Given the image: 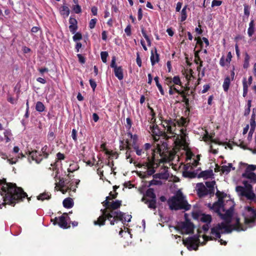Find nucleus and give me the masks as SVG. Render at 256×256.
<instances>
[{"label":"nucleus","instance_id":"f257e3e1","mask_svg":"<svg viewBox=\"0 0 256 256\" xmlns=\"http://www.w3.org/2000/svg\"><path fill=\"white\" fill-rule=\"evenodd\" d=\"M0 194L4 201L0 204V206H5L8 204L14 206L26 198L28 202L30 200V198H28L27 194L21 187L18 186L15 183L6 182V178L0 179ZM0 208H2L1 206Z\"/></svg>","mask_w":256,"mask_h":256},{"label":"nucleus","instance_id":"f03ea898","mask_svg":"<svg viewBox=\"0 0 256 256\" xmlns=\"http://www.w3.org/2000/svg\"><path fill=\"white\" fill-rule=\"evenodd\" d=\"M110 197L106 196V200L102 202L105 208L100 210L102 215L98 218L94 222V225L100 226H104L106 220H108L110 224L113 226L115 222H118V220H123V216L125 214L120 211L116 210L122 206V201L116 200L110 202Z\"/></svg>","mask_w":256,"mask_h":256},{"label":"nucleus","instance_id":"7ed1b4c3","mask_svg":"<svg viewBox=\"0 0 256 256\" xmlns=\"http://www.w3.org/2000/svg\"><path fill=\"white\" fill-rule=\"evenodd\" d=\"M232 210H228L226 211L225 214H219V216L220 218L224 220L225 222H222L218 224L216 226L211 228V234L214 235L216 236L215 240L220 238L221 234H230L232 232V230L238 231L245 230L246 228H244V226L240 222V219L239 218H236V222L234 224H230V223L232 221Z\"/></svg>","mask_w":256,"mask_h":256},{"label":"nucleus","instance_id":"20e7f679","mask_svg":"<svg viewBox=\"0 0 256 256\" xmlns=\"http://www.w3.org/2000/svg\"><path fill=\"white\" fill-rule=\"evenodd\" d=\"M168 204L171 210H188L191 208V205L188 204L182 192L178 190L176 194L168 200Z\"/></svg>","mask_w":256,"mask_h":256},{"label":"nucleus","instance_id":"39448f33","mask_svg":"<svg viewBox=\"0 0 256 256\" xmlns=\"http://www.w3.org/2000/svg\"><path fill=\"white\" fill-rule=\"evenodd\" d=\"M156 152L160 154V155L162 156V150L160 148L159 145H158V146L156 149L152 150V156H148V154H146V156H148L147 162H144V166L147 168V170L145 172L144 176V178L146 175L149 176L152 175L156 172L154 168H156L158 166V164L156 162Z\"/></svg>","mask_w":256,"mask_h":256},{"label":"nucleus","instance_id":"423d86ee","mask_svg":"<svg viewBox=\"0 0 256 256\" xmlns=\"http://www.w3.org/2000/svg\"><path fill=\"white\" fill-rule=\"evenodd\" d=\"M244 186H236V190L240 196L246 197L248 200L252 202L256 200V196L253 192L252 184L248 181L244 180L242 182Z\"/></svg>","mask_w":256,"mask_h":256},{"label":"nucleus","instance_id":"0eeeda50","mask_svg":"<svg viewBox=\"0 0 256 256\" xmlns=\"http://www.w3.org/2000/svg\"><path fill=\"white\" fill-rule=\"evenodd\" d=\"M51 154L50 148L47 145H45L40 151L34 150L29 152V156L32 160H34L36 164H40L44 159H46Z\"/></svg>","mask_w":256,"mask_h":256},{"label":"nucleus","instance_id":"6e6552de","mask_svg":"<svg viewBox=\"0 0 256 256\" xmlns=\"http://www.w3.org/2000/svg\"><path fill=\"white\" fill-rule=\"evenodd\" d=\"M141 200L146 204L148 208L156 210V197L154 188H148Z\"/></svg>","mask_w":256,"mask_h":256},{"label":"nucleus","instance_id":"1a4fd4ad","mask_svg":"<svg viewBox=\"0 0 256 256\" xmlns=\"http://www.w3.org/2000/svg\"><path fill=\"white\" fill-rule=\"evenodd\" d=\"M246 213L244 216V224L246 225L250 226L254 224L256 220V210L251 206L246 207Z\"/></svg>","mask_w":256,"mask_h":256},{"label":"nucleus","instance_id":"9d476101","mask_svg":"<svg viewBox=\"0 0 256 256\" xmlns=\"http://www.w3.org/2000/svg\"><path fill=\"white\" fill-rule=\"evenodd\" d=\"M199 237V236L189 237L185 240H183V244L185 246H190L192 249L196 250L198 246V243L200 242Z\"/></svg>","mask_w":256,"mask_h":256},{"label":"nucleus","instance_id":"9b49d317","mask_svg":"<svg viewBox=\"0 0 256 256\" xmlns=\"http://www.w3.org/2000/svg\"><path fill=\"white\" fill-rule=\"evenodd\" d=\"M162 126L164 128H166V132L168 134H176L174 131L176 130V120H172L170 118L162 122Z\"/></svg>","mask_w":256,"mask_h":256},{"label":"nucleus","instance_id":"f8f14e48","mask_svg":"<svg viewBox=\"0 0 256 256\" xmlns=\"http://www.w3.org/2000/svg\"><path fill=\"white\" fill-rule=\"evenodd\" d=\"M52 221L53 222L54 225L58 224L61 228L66 229L70 228V226L68 225L66 216H61L58 218L56 217L54 220H52Z\"/></svg>","mask_w":256,"mask_h":256},{"label":"nucleus","instance_id":"ddd939ff","mask_svg":"<svg viewBox=\"0 0 256 256\" xmlns=\"http://www.w3.org/2000/svg\"><path fill=\"white\" fill-rule=\"evenodd\" d=\"M180 228L184 230L186 234H190L194 232V225L189 220L186 219L182 224Z\"/></svg>","mask_w":256,"mask_h":256},{"label":"nucleus","instance_id":"4468645a","mask_svg":"<svg viewBox=\"0 0 256 256\" xmlns=\"http://www.w3.org/2000/svg\"><path fill=\"white\" fill-rule=\"evenodd\" d=\"M222 198H220L217 202H214L212 206H210V204H209L210 208L214 210L218 215H219V214L221 212L220 209L224 208V200H222Z\"/></svg>","mask_w":256,"mask_h":256},{"label":"nucleus","instance_id":"2eb2a0df","mask_svg":"<svg viewBox=\"0 0 256 256\" xmlns=\"http://www.w3.org/2000/svg\"><path fill=\"white\" fill-rule=\"evenodd\" d=\"M197 194L200 198H203L208 195V188L202 183H198L196 184Z\"/></svg>","mask_w":256,"mask_h":256},{"label":"nucleus","instance_id":"dca6fc26","mask_svg":"<svg viewBox=\"0 0 256 256\" xmlns=\"http://www.w3.org/2000/svg\"><path fill=\"white\" fill-rule=\"evenodd\" d=\"M69 30L72 34H74L78 28V21L75 18L70 16L69 19Z\"/></svg>","mask_w":256,"mask_h":256},{"label":"nucleus","instance_id":"f3484780","mask_svg":"<svg viewBox=\"0 0 256 256\" xmlns=\"http://www.w3.org/2000/svg\"><path fill=\"white\" fill-rule=\"evenodd\" d=\"M213 175V171L212 170L210 169L201 172L198 176V178H202L204 179H207L211 178Z\"/></svg>","mask_w":256,"mask_h":256},{"label":"nucleus","instance_id":"a211bd4d","mask_svg":"<svg viewBox=\"0 0 256 256\" xmlns=\"http://www.w3.org/2000/svg\"><path fill=\"white\" fill-rule=\"evenodd\" d=\"M0 156L4 160H6L7 162L10 164H16L18 162L16 158H10L6 153L2 152H0Z\"/></svg>","mask_w":256,"mask_h":256},{"label":"nucleus","instance_id":"6ab92c4d","mask_svg":"<svg viewBox=\"0 0 256 256\" xmlns=\"http://www.w3.org/2000/svg\"><path fill=\"white\" fill-rule=\"evenodd\" d=\"M154 52L152 50L151 51V56H150V62L152 66H154L156 63L158 62L160 60V55L157 52L156 48L154 49Z\"/></svg>","mask_w":256,"mask_h":256},{"label":"nucleus","instance_id":"aec40b11","mask_svg":"<svg viewBox=\"0 0 256 256\" xmlns=\"http://www.w3.org/2000/svg\"><path fill=\"white\" fill-rule=\"evenodd\" d=\"M242 178L250 179L252 182H256V174L253 172H246L242 174Z\"/></svg>","mask_w":256,"mask_h":256},{"label":"nucleus","instance_id":"412c9836","mask_svg":"<svg viewBox=\"0 0 256 256\" xmlns=\"http://www.w3.org/2000/svg\"><path fill=\"white\" fill-rule=\"evenodd\" d=\"M60 12L64 18H68L70 14V10L66 6H62L60 8Z\"/></svg>","mask_w":256,"mask_h":256},{"label":"nucleus","instance_id":"4be33fe9","mask_svg":"<svg viewBox=\"0 0 256 256\" xmlns=\"http://www.w3.org/2000/svg\"><path fill=\"white\" fill-rule=\"evenodd\" d=\"M114 73L116 76L119 80H122L124 78L123 69L122 66L115 68Z\"/></svg>","mask_w":256,"mask_h":256},{"label":"nucleus","instance_id":"5701e85b","mask_svg":"<svg viewBox=\"0 0 256 256\" xmlns=\"http://www.w3.org/2000/svg\"><path fill=\"white\" fill-rule=\"evenodd\" d=\"M63 206L64 208H72L74 206L73 200L70 198H65L62 202Z\"/></svg>","mask_w":256,"mask_h":256},{"label":"nucleus","instance_id":"b1692460","mask_svg":"<svg viewBox=\"0 0 256 256\" xmlns=\"http://www.w3.org/2000/svg\"><path fill=\"white\" fill-rule=\"evenodd\" d=\"M200 221L206 224H210L212 221L211 215L202 214L200 218Z\"/></svg>","mask_w":256,"mask_h":256},{"label":"nucleus","instance_id":"393cba45","mask_svg":"<svg viewBox=\"0 0 256 256\" xmlns=\"http://www.w3.org/2000/svg\"><path fill=\"white\" fill-rule=\"evenodd\" d=\"M152 132L153 133V134H155L156 136H159L160 135H162L164 134V136H166V135L165 134V132H161L158 128V126L157 125L153 126L152 129Z\"/></svg>","mask_w":256,"mask_h":256},{"label":"nucleus","instance_id":"a878e982","mask_svg":"<svg viewBox=\"0 0 256 256\" xmlns=\"http://www.w3.org/2000/svg\"><path fill=\"white\" fill-rule=\"evenodd\" d=\"M182 176L185 178H192L196 177L197 174L194 172L184 170L183 172Z\"/></svg>","mask_w":256,"mask_h":256},{"label":"nucleus","instance_id":"bb28decb","mask_svg":"<svg viewBox=\"0 0 256 256\" xmlns=\"http://www.w3.org/2000/svg\"><path fill=\"white\" fill-rule=\"evenodd\" d=\"M51 198V194L50 192H44L42 194H40L37 196V199L38 200H49Z\"/></svg>","mask_w":256,"mask_h":256},{"label":"nucleus","instance_id":"cd10ccee","mask_svg":"<svg viewBox=\"0 0 256 256\" xmlns=\"http://www.w3.org/2000/svg\"><path fill=\"white\" fill-rule=\"evenodd\" d=\"M230 84V80L229 76H226L222 84V87L224 92H226L229 89Z\"/></svg>","mask_w":256,"mask_h":256},{"label":"nucleus","instance_id":"c85d7f7f","mask_svg":"<svg viewBox=\"0 0 256 256\" xmlns=\"http://www.w3.org/2000/svg\"><path fill=\"white\" fill-rule=\"evenodd\" d=\"M231 60H228L227 58L225 59L224 56H222L220 60V64L221 66L224 67L230 65Z\"/></svg>","mask_w":256,"mask_h":256},{"label":"nucleus","instance_id":"c756f323","mask_svg":"<svg viewBox=\"0 0 256 256\" xmlns=\"http://www.w3.org/2000/svg\"><path fill=\"white\" fill-rule=\"evenodd\" d=\"M44 105L41 102H38L36 104V111L42 112H43L45 110Z\"/></svg>","mask_w":256,"mask_h":256},{"label":"nucleus","instance_id":"7c9ffc66","mask_svg":"<svg viewBox=\"0 0 256 256\" xmlns=\"http://www.w3.org/2000/svg\"><path fill=\"white\" fill-rule=\"evenodd\" d=\"M187 6H185L182 9L180 13V22L184 21L187 18L186 13Z\"/></svg>","mask_w":256,"mask_h":256},{"label":"nucleus","instance_id":"2f4dec72","mask_svg":"<svg viewBox=\"0 0 256 256\" xmlns=\"http://www.w3.org/2000/svg\"><path fill=\"white\" fill-rule=\"evenodd\" d=\"M250 56L247 52L245 53L244 54V59L243 64V67L244 68H248L250 66L249 62H250Z\"/></svg>","mask_w":256,"mask_h":256},{"label":"nucleus","instance_id":"473e14b6","mask_svg":"<svg viewBox=\"0 0 256 256\" xmlns=\"http://www.w3.org/2000/svg\"><path fill=\"white\" fill-rule=\"evenodd\" d=\"M243 84V96L245 97L247 95L248 92V86L247 84V82L246 81V78H244L242 82Z\"/></svg>","mask_w":256,"mask_h":256},{"label":"nucleus","instance_id":"72a5a7b5","mask_svg":"<svg viewBox=\"0 0 256 256\" xmlns=\"http://www.w3.org/2000/svg\"><path fill=\"white\" fill-rule=\"evenodd\" d=\"M172 83H174V84L179 85V86H181L182 87H183V86H182V83L180 80V78L178 76H174L172 78Z\"/></svg>","mask_w":256,"mask_h":256},{"label":"nucleus","instance_id":"f704fd0d","mask_svg":"<svg viewBox=\"0 0 256 256\" xmlns=\"http://www.w3.org/2000/svg\"><path fill=\"white\" fill-rule=\"evenodd\" d=\"M133 148L135 150L136 154L138 156H141L142 154L144 153V150L142 148H140L138 145L133 147Z\"/></svg>","mask_w":256,"mask_h":256},{"label":"nucleus","instance_id":"c9c22d12","mask_svg":"<svg viewBox=\"0 0 256 256\" xmlns=\"http://www.w3.org/2000/svg\"><path fill=\"white\" fill-rule=\"evenodd\" d=\"M180 96L182 98V102L184 103L187 108L188 107L190 106V100L187 97H186V94H184V92H183V94H180Z\"/></svg>","mask_w":256,"mask_h":256},{"label":"nucleus","instance_id":"e433bc0d","mask_svg":"<svg viewBox=\"0 0 256 256\" xmlns=\"http://www.w3.org/2000/svg\"><path fill=\"white\" fill-rule=\"evenodd\" d=\"M142 34L143 36L146 40V42H147L148 44V45L150 46V44H151L150 40V38L148 37V36L147 35V34L146 33V32L144 30V28H142Z\"/></svg>","mask_w":256,"mask_h":256},{"label":"nucleus","instance_id":"4c0bfd02","mask_svg":"<svg viewBox=\"0 0 256 256\" xmlns=\"http://www.w3.org/2000/svg\"><path fill=\"white\" fill-rule=\"evenodd\" d=\"M142 34L143 36L146 40V42H147L148 44V45L150 46V44H151L150 40V38L148 37V36L147 35V34L146 33V32L144 30V28H142Z\"/></svg>","mask_w":256,"mask_h":256},{"label":"nucleus","instance_id":"58836bf2","mask_svg":"<svg viewBox=\"0 0 256 256\" xmlns=\"http://www.w3.org/2000/svg\"><path fill=\"white\" fill-rule=\"evenodd\" d=\"M100 148L104 151H105V153L106 154L110 155V156H112L113 154H114L112 153V152H110L106 149V144L105 142L102 144L100 145Z\"/></svg>","mask_w":256,"mask_h":256},{"label":"nucleus","instance_id":"ea45409f","mask_svg":"<svg viewBox=\"0 0 256 256\" xmlns=\"http://www.w3.org/2000/svg\"><path fill=\"white\" fill-rule=\"evenodd\" d=\"M186 122V118L184 117H181L180 120H176V123L179 126H184Z\"/></svg>","mask_w":256,"mask_h":256},{"label":"nucleus","instance_id":"a19ab883","mask_svg":"<svg viewBox=\"0 0 256 256\" xmlns=\"http://www.w3.org/2000/svg\"><path fill=\"white\" fill-rule=\"evenodd\" d=\"M74 34L72 38H73V40L74 42H76L78 40H80L82 39V34L81 33H80L79 32H76Z\"/></svg>","mask_w":256,"mask_h":256},{"label":"nucleus","instance_id":"79ce46f5","mask_svg":"<svg viewBox=\"0 0 256 256\" xmlns=\"http://www.w3.org/2000/svg\"><path fill=\"white\" fill-rule=\"evenodd\" d=\"M108 52H100V56L103 62L106 63V58L108 56Z\"/></svg>","mask_w":256,"mask_h":256},{"label":"nucleus","instance_id":"37998d69","mask_svg":"<svg viewBox=\"0 0 256 256\" xmlns=\"http://www.w3.org/2000/svg\"><path fill=\"white\" fill-rule=\"evenodd\" d=\"M72 10L76 14H78L82 12L81 7L78 4L72 6Z\"/></svg>","mask_w":256,"mask_h":256},{"label":"nucleus","instance_id":"c03bdc74","mask_svg":"<svg viewBox=\"0 0 256 256\" xmlns=\"http://www.w3.org/2000/svg\"><path fill=\"white\" fill-rule=\"evenodd\" d=\"M244 14L246 16V18H248V17L250 16V6L248 4H244Z\"/></svg>","mask_w":256,"mask_h":256},{"label":"nucleus","instance_id":"a18cd8bd","mask_svg":"<svg viewBox=\"0 0 256 256\" xmlns=\"http://www.w3.org/2000/svg\"><path fill=\"white\" fill-rule=\"evenodd\" d=\"M216 195L218 198V200H219L220 198H222V200H224V198L226 196V194L224 192H221L219 190H217Z\"/></svg>","mask_w":256,"mask_h":256},{"label":"nucleus","instance_id":"49530a36","mask_svg":"<svg viewBox=\"0 0 256 256\" xmlns=\"http://www.w3.org/2000/svg\"><path fill=\"white\" fill-rule=\"evenodd\" d=\"M216 182L214 180L206 182V186L208 188V189L214 188V186Z\"/></svg>","mask_w":256,"mask_h":256},{"label":"nucleus","instance_id":"de8ad7c7","mask_svg":"<svg viewBox=\"0 0 256 256\" xmlns=\"http://www.w3.org/2000/svg\"><path fill=\"white\" fill-rule=\"evenodd\" d=\"M132 139V148L134 146H138L137 142L138 140V136L137 134H134V136L131 138Z\"/></svg>","mask_w":256,"mask_h":256},{"label":"nucleus","instance_id":"09e8293b","mask_svg":"<svg viewBox=\"0 0 256 256\" xmlns=\"http://www.w3.org/2000/svg\"><path fill=\"white\" fill-rule=\"evenodd\" d=\"M56 186L60 187V188H64V180L63 178H59V182L56 183Z\"/></svg>","mask_w":256,"mask_h":256},{"label":"nucleus","instance_id":"8fccbe9b","mask_svg":"<svg viewBox=\"0 0 256 256\" xmlns=\"http://www.w3.org/2000/svg\"><path fill=\"white\" fill-rule=\"evenodd\" d=\"M256 169V166L250 164L248 165L246 168L245 172H252Z\"/></svg>","mask_w":256,"mask_h":256},{"label":"nucleus","instance_id":"3c124183","mask_svg":"<svg viewBox=\"0 0 256 256\" xmlns=\"http://www.w3.org/2000/svg\"><path fill=\"white\" fill-rule=\"evenodd\" d=\"M96 22H97L96 18H92V19L90 20V23H89V28L90 29L94 28L95 27V26H96Z\"/></svg>","mask_w":256,"mask_h":256},{"label":"nucleus","instance_id":"603ef678","mask_svg":"<svg viewBox=\"0 0 256 256\" xmlns=\"http://www.w3.org/2000/svg\"><path fill=\"white\" fill-rule=\"evenodd\" d=\"M126 128L129 130L132 127V120L130 119V118H127L126 119Z\"/></svg>","mask_w":256,"mask_h":256},{"label":"nucleus","instance_id":"864d4df0","mask_svg":"<svg viewBox=\"0 0 256 256\" xmlns=\"http://www.w3.org/2000/svg\"><path fill=\"white\" fill-rule=\"evenodd\" d=\"M72 137L75 142H77V130L76 129H72Z\"/></svg>","mask_w":256,"mask_h":256},{"label":"nucleus","instance_id":"5fc2aeb1","mask_svg":"<svg viewBox=\"0 0 256 256\" xmlns=\"http://www.w3.org/2000/svg\"><path fill=\"white\" fill-rule=\"evenodd\" d=\"M89 82H90V86L91 88L92 89V90L94 92L95 89H96V86H97L96 82L94 80H92V79H90L89 80Z\"/></svg>","mask_w":256,"mask_h":256},{"label":"nucleus","instance_id":"6e6d98bb","mask_svg":"<svg viewBox=\"0 0 256 256\" xmlns=\"http://www.w3.org/2000/svg\"><path fill=\"white\" fill-rule=\"evenodd\" d=\"M77 56L78 58V61L80 64H84L86 62V58L82 54H78Z\"/></svg>","mask_w":256,"mask_h":256},{"label":"nucleus","instance_id":"4d7b16f0","mask_svg":"<svg viewBox=\"0 0 256 256\" xmlns=\"http://www.w3.org/2000/svg\"><path fill=\"white\" fill-rule=\"evenodd\" d=\"M222 1L221 0H213L212 2V6H218L222 4Z\"/></svg>","mask_w":256,"mask_h":256},{"label":"nucleus","instance_id":"13d9d810","mask_svg":"<svg viewBox=\"0 0 256 256\" xmlns=\"http://www.w3.org/2000/svg\"><path fill=\"white\" fill-rule=\"evenodd\" d=\"M124 32L128 36H130L132 34L131 32V26L128 24L124 30Z\"/></svg>","mask_w":256,"mask_h":256},{"label":"nucleus","instance_id":"bf43d9fd","mask_svg":"<svg viewBox=\"0 0 256 256\" xmlns=\"http://www.w3.org/2000/svg\"><path fill=\"white\" fill-rule=\"evenodd\" d=\"M161 184H162V182L160 181L154 179L149 182L148 186H153V185H158Z\"/></svg>","mask_w":256,"mask_h":256},{"label":"nucleus","instance_id":"052dcab7","mask_svg":"<svg viewBox=\"0 0 256 256\" xmlns=\"http://www.w3.org/2000/svg\"><path fill=\"white\" fill-rule=\"evenodd\" d=\"M55 138V134L53 132H49L48 134V140L50 141H52Z\"/></svg>","mask_w":256,"mask_h":256},{"label":"nucleus","instance_id":"680f3d73","mask_svg":"<svg viewBox=\"0 0 256 256\" xmlns=\"http://www.w3.org/2000/svg\"><path fill=\"white\" fill-rule=\"evenodd\" d=\"M221 170L222 173L226 172V174H228L230 172V169L229 168L228 166L224 165L222 166Z\"/></svg>","mask_w":256,"mask_h":256},{"label":"nucleus","instance_id":"e2e57ef3","mask_svg":"<svg viewBox=\"0 0 256 256\" xmlns=\"http://www.w3.org/2000/svg\"><path fill=\"white\" fill-rule=\"evenodd\" d=\"M172 83V78L171 77H166L164 79V84L168 86H170Z\"/></svg>","mask_w":256,"mask_h":256},{"label":"nucleus","instance_id":"0e129e2a","mask_svg":"<svg viewBox=\"0 0 256 256\" xmlns=\"http://www.w3.org/2000/svg\"><path fill=\"white\" fill-rule=\"evenodd\" d=\"M65 158L64 154L59 152L56 154V159L58 160H64Z\"/></svg>","mask_w":256,"mask_h":256},{"label":"nucleus","instance_id":"69168bd1","mask_svg":"<svg viewBox=\"0 0 256 256\" xmlns=\"http://www.w3.org/2000/svg\"><path fill=\"white\" fill-rule=\"evenodd\" d=\"M136 64L139 67L142 66V60L140 56V54L138 52L136 53Z\"/></svg>","mask_w":256,"mask_h":256},{"label":"nucleus","instance_id":"338daca9","mask_svg":"<svg viewBox=\"0 0 256 256\" xmlns=\"http://www.w3.org/2000/svg\"><path fill=\"white\" fill-rule=\"evenodd\" d=\"M254 32V27H249L248 30V34L250 37L252 36Z\"/></svg>","mask_w":256,"mask_h":256},{"label":"nucleus","instance_id":"774afa93","mask_svg":"<svg viewBox=\"0 0 256 256\" xmlns=\"http://www.w3.org/2000/svg\"><path fill=\"white\" fill-rule=\"evenodd\" d=\"M142 18V10L141 8H140L138 12V20H140Z\"/></svg>","mask_w":256,"mask_h":256}]
</instances>
